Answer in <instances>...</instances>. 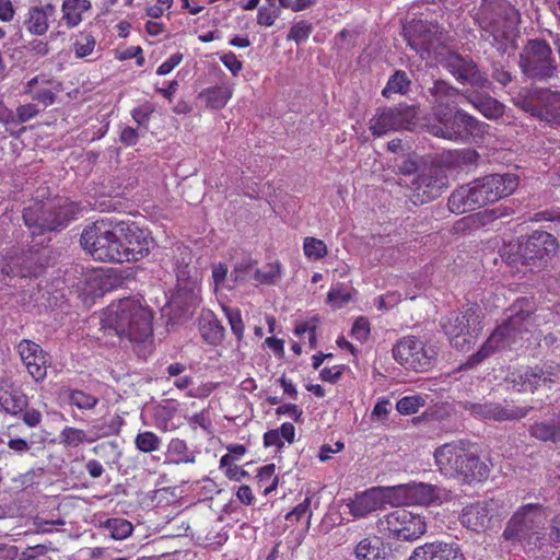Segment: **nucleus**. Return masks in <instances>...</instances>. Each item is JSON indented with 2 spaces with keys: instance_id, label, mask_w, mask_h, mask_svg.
I'll list each match as a JSON object with an SVG mask.
<instances>
[{
  "instance_id": "1",
  "label": "nucleus",
  "mask_w": 560,
  "mask_h": 560,
  "mask_svg": "<svg viewBox=\"0 0 560 560\" xmlns=\"http://www.w3.org/2000/svg\"><path fill=\"white\" fill-rule=\"evenodd\" d=\"M152 311L141 300L126 298L103 311L101 326L105 334L142 342L152 336Z\"/></svg>"
},
{
  "instance_id": "2",
  "label": "nucleus",
  "mask_w": 560,
  "mask_h": 560,
  "mask_svg": "<svg viewBox=\"0 0 560 560\" xmlns=\"http://www.w3.org/2000/svg\"><path fill=\"white\" fill-rule=\"evenodd\" d=\"M518 186L515 174H490L459 187L448 198V209L454 213H465L498 201L514 192Z\"/></svg>"
},
{
  "instance_id": "3",
  "label": "nucleus",
  "mask_w": 560,
  "mask_h": 560,
  "mask_svg": "<svg viewBox=\"0 0 560 560\" xmlns=\"http://www.w3.org/2000/svg\"><path fill=\"white\" fill-rule=\"evenodd\" d=\"M548 517L549 513L540 504L529 503L521 506L506 523L502 533L504 542L513 547L539 549L545 539Z\"/></svg>"
},
{
  "instance_id": "4",
  "label": "nucleus",
  "mask_w": 560,
  "mask_h": 560,
  "mask_svg": "<svg viewBox=\"0 0 560 560\" xmlns=\"http://www.w3.org/2000/svg\"><path fill=\"white\" fill-rule=\"evenodd\" d=\"M435 464L447 477L464 481H481L488 476V467L463 441L445 443L434 452Z\"/></svg>"
},
{
  "instance_id": "5",
  "label": "nucleus",
  "mask_w": 560,
  "mask_h": 560,
  "mask_svg": "<svg viewBox=\"0 0 560 560\" xmlns=\"http://www.w3.org/2000/svg\"><path fill=\"white\" fill-rule=\"evenodd\" d=\"M122 235L120 222L97 220L83 229L80 244L95 260L122 262Z\"/></svg>"
},
{
  "instance_id": "6",
  "label": "nucleus",
  "mask_w": 560,
  "mask_h": 560,
  "mask_svg": "<svg viewBox=\"0 0 560 560\" xmlns=\"http://www.w3.org/2000/svg\"><path fill=\"white\" fill-rule=\"evenodd\" d=\"M533 326L529 310L524 311L522 306L510 316L506 323L500 325L487 339L481 349L474 354L465 364L471 368L488 358L492 352L505 348H516L520 340H528Z\"/></svg>"
},
{
  "instance_id": "7",
  "label": "nucleus",
  "mask_w": 560,
  "mask_h": 560,
  "mask_svg": "<svg viewBox=\"0 0 560 560\" xmlns=\"http://www.w3.org/2000/svg\"><path fill=\"white\" fill-rule=\"evenodd\" d=\"M424 127L434 137L453 142H466L469 137L483 133L488 125L478 121L463 109L454 113L451 109H435L433 118L429 119Z\"/></svg>"
},
{
  "instance_id": "8",
  "label": "nucleus",
  "mask_w": 560,
  "mask_h": 560,
  "mask_svg": "<svg viewBox=\"0 0 560 560\" xmlns=\"http://www.w3.org/2000/svg\"><path fill=\"white\" fill-rule=\"evenodd\" d=\"M481 310L477 304H467L459 312H453L442 322V327L453 347L466 351L474 343L481 329Z\"/></svg>"
},
{
  "instance_id": "9",
  "label": "nucleus",
  "mask_w": 560,
  "mask_h": 560,
  "mask_svg": "<svg viewBox=\"0 0 560 560\" xmlns=\"http://www.w3.org/2000/svg\"><path fill=\"white\" fill-rule=\"evenodd\" d=\"M376 527L384 538L412 541L427 532V522L420 514L397 509L378 518Z\"/></svg>"
},
{
  "instance_id": "10",
  "label": "nucleus",
  "mask_w": 560,
  "mask_h": 560,
  "mask_svg": "<svg viewBox=\"0 0 560 560\" xmlns=\"http://www.w3.org/2000/svg\"><path fill=\"white\" fill-rule=\"evenodd\" d=\"M73 215V206L67 200H59L54 207L37 203L25 209L23 219L32 234H42L63 226Z\"/></svg>"
},
{
  "instance_id": "11",
  "label": "nucleus",
  "mask_w": 560,
  "mask_h": 560,
  "mask_svg": "<svg viewBox=\"0 0 560 560\" xmlns=\"http://www.w3.org/2000/svg\"><path fill=\"white\" fill-rule=\"evenodd\" d=\"M395 360L406 369L425 372L435 362L438 351L434 346L413 336L400 339L393 349Z\"/></svg>"
},
{
  "instance_id": "12",
  "label": "nucleus",
  "mask_w": 560,
  "mask_h": 560,
  "mask_svg": "<svg viewBox=\"0 0 560 560\" xmlns=\"http://www.w3.org/2000/svg\"><path fill=\"white\" fill-rule=\"evenodd\" d=\"M418 122V108L400 105L398 107H385L376 110L370 119V130L376 137H382L389 131L411 130Z\"/></svg>"
},
{
  "instance_id": "13",
  "label": "nucleus",
  "mask_w": 560,
  "mask_h": 560,
  "mask_svg": "<svg viewBox=\"0 0 560 560\" xmlns=\"http://www.w3.org/2000/svg\"><path fill=\"white\" fill-rule=\"evenodd\" d=\"M518 20L520 15L514 8H505L495 18L483 22L482 36L498 50L505 51L516 36Z\"/></svg>"
},
{
  "instance_id": "14",
  "label": "nucleus",
  "mask_w": 560,
  "mask_h": 560,
  "mask_svg": "<svg viewBox=\"0 0 560 560\" xmlns=\"http://www.w3.org/2000/svg\"><path fill=\"white\" fill-rule=\"evenodd\" d=\"M520 66L529 78L545 79L553 74L551 49L544 40H530L521 55Z\"/></svg>"
},
{
  "instance_id": "15",
  "label": "nucleus",
  "mask_w": 560,
  "mask_h": 560,
  "mask_svg": "<svg viewBox=\"0 0 560 560\" xmlns=\"http://www.w3.org/2000/svg\"><path fill=\"white\" fill-rule=\"evenodd\" d=\"M557 249L556 238L548 232L536 231L518 246V258L523 265L541 267Z\"/></svg>"
},
{
  "instance_id": "16",
  "label": "nucleus",
  "mask_w": 560,
  "mask_h": 560,
  "mask_svg": "<svg viewBox=\"0 0 560 560\" xmlns=\"http://www.w3.org/2000/svg\"><path fill=\"white\" fill-rule=\"evenodd\" d=\"M558 374V364L545 363L542 366L513 371L510 373L508 381L516 392H534L541 385L555 382Z\"/></svg>"
},
{
  "instance_id": "17",
  "label": "nucleus",
  "mask_w": 560,
  "mask_h": 560,
  "mask_svg": "<svg viewBox=\"0 0 560 560\" xmlns=\"http://www.w3.org/2000/svg\"><path fill=\"white\" fill-rule=\"evenodd\" d=\"M122 229V262L137 261L145 257L153 245V240L145 230L136 224L120 222Z\"/></svg>"
},
{
  "instance_id": "18",
  "label": "nucleus",
  "mask_w": 560,
  "mask_h": 560,
  "mask_svg": "<svg viewBox=\"0 0 560 560\" xmlns=\"http://www.w3.org/2000/svg\"><path fill=\"white\" fill-rule=\"evenodd\" d=\"M16 349L32 378L36 383L44 381L47 375L48 359L42 347L32 340L23 339L18 343Z\"/></svg>"
},
{
  "instance_id": "19",
  "label": "nucleus",
  "mask_w": 560,
  "mask_h": 560,
  "mask_svg": "<svg viewBox=\"0 0 560 560\" xmlns=\"http://www.w3.org/2000/svg\"><path fill=\"white\" fill-rule=\"evenodd\" d=\"M464 408L476 418L493 421L516 420L528 413L527 408L494 402H465Z\"/></svg>"
},
{
  "instance_id": "20",
  "label": "nucleus",
  "mask_w": 560,
  "mask_h": 560,
  "mask_svg": "<svg viewBox=\"0 0 560 560\" xmlns=\"http://www.w3.org/2000/svg\"><path fill=\"white\" fill-rule=\"evenodd\" d=\"M444 67L459 82L467 83L479 89L486 88L489 83L471 60L457 54H450L444 60Z\"/></svg>"
},
{
  "instance_id": "21",
  "label": "nucleus",
  "mask_w": 560,
  "mask_h": 560,
  "mask_svg": "<svg viewBox=\"0 0 560 560\" xmlns=\"http://www.w3.org/2000/svg\"><path fill=\"white\" fill-rule=\"evenodd\" d=\"M446 185V177L436 168L419 174L412 182L413 196L420 203L435 199Z\"/></svg>"
},
{
  "instance_id": "22",
  "label": "nucleus",
  "mask_w": 560,
  "mask_h": 560,
  "mask_svg": "<svg viewBox=\"0 0 560 560\" xmlns=\"http://www.w3.org/2000/svg\"><path fill=\"white\" fill-rule=\"evenodd\" d=\"M59 91L60 83L44 74L32 78L24 86V94L42 104L44 107H48L55 103L56 94Z\"/></svg>"
},
{
  "instance_id": "23",
  "label": "nucleus",
  "mask_w": 560,
  "mask_h": 560,
  "mask_svg": "<svg viewBox=\"0 0 560 560\" xmlns=\"http://www.w3.org/2000/svg\"><path fill=\"white\" fill-rule=\"evenodd\" d=\"M346 505L349 513L354 518L366 517L371 513L383 508L381 491L378 490V487H373L359 492L353 499H350Z\"/></svg>"
},
{
  "instance_id": "24",
  "label": "nucleus",
  "mask_w": 560,
  "mask_h": 560,
  "mask_svg": "<svg viewBox=\"0 0 560 560\" xmlns=\"http://www.w3.org/2000/svg\"><path fill=\"white\" fill-rule=\"evenodd\" d=\"M28 405L27 396L22 389L14 387L7 381L0 382V410L11 415L20 416Z\"/></svg>"
},
{
  "instance_id": "25",
  "label": "nucleus",
  "mask_w": 560,
  "mask_h": 560,
  "mask_svg": "<svg viewBox=\"0 0 560 560\" xmlns=\"http://www.w3.org/2000/svg\"><path fill=\"white\" fill-rule=\"evenodd\" d=\"M56 12V7L51 3L31 7L25 15L24 25L28 33L42 36L49 28V18Z\"/></svg>"
},
{
  "instance_id": "26",
  "label": "nucleus",
  "mask_w": 560,
  "mask_h": 560,
  "mask_svg": "<svg viewBox=\"0 0 560 560\" xmlns=\"http://www.w3.org/2000/svg\"><path fill=\"white\" fill-rule=\"evenodd\" d=\"M429 560H465L456 544L432 542L415 549V560L425 558Z\"/></svg>"
},
{
  "instance_id": "27",
  "label": "nucleus",
  "mask_w": 560,
  "mask_h": 560,
  "mask_svg": "<svg viewBox=\"0 0 560 560\" xmlns=\"http://www.w3.org/2000/svg\"><path fill=\"white\" fill-rule=\"evenodd\" d=\"M77 285L86 295L100 296L108 290L109 280L105 269H88Z\"/></svg>"
},
{
  "instance_id": "28",
  "label": "nucleus",
  "mask_w": 560,
  "mask_h": 560,
  "mask_svg": "<svg viewBox=\"0 0 560 560\" xmlns=\"http://www.w3.org/2000/svg\"><path fill=\"white\" fill-rule=\"evenodd\" d=\"M357 560H389L390 552L377 537H365L354 547Z\"/></svg>"
},
{
  "instance_id": "29",
  "label": "nucleus",
  "mask_w": 560,
  "mask_h": 560,
  "mask_svg": "<svg viewBox=\"0 0 560 560\" xmlns=\"http://www.w3.org/2000/svg\"><path fill=\"white\" fill-rule=\"evenodd\" d=\"M92 10L90 0H63L61 4V21L69 27H77L84 14Z\"/></svg>"
},
{
  "instance_id": "30",
  "label": "nucleus",
  "mask_w": 560,
  "mask_h": 560,
  "mask_svg": "<svg viewBox=\"0 0 560 560\" xmlns=\"http://www.w3.org/2000/svg\"><path fill=\"white\" fill-rule=\"evenodd\" d=\"M199 330L202 339L209 345H218L224 338V327L211 311L202 312L199 319Z\"/></svg>"
},
{
  "instance_id": "31",
  "label": "nucleus",
  "mask_w": 560,
  "mask_h": 560,
  "mask_svg": "<svg viewBox=\"0 0 560 560\" xmlns=\"http://www.w3.org/2000/svg\"><path fill=\"white\" fill-rule=\"evenodd\" d=\"M489 520V509L487 503L477 502L463 509L460 514L462 524L475 532H479L486 527Z\"/></svg>"
},
{
  "instance_id": "32",
  "label": "nucleus",
  "mask_w": 560,
  "mask_h": 560,
  "mask_svg": "<svg viewBox=\"0 0 560 560\" xmlns=\"http://www.w3.org/2000/svg\"><path fill=\"white\" fill-rule=\"evenodd\" d=\"M432 96L433 113L435 109H450L448 106L455 102L459 91L443 80H436L429 89Z\"/></svg>"
},
{
  "instance_id": "33",
  "label": "nucleus",
  "mask_w": 560,
  "mask_h": 560,
  "mask_svg": "<svg viewBox=\"0 0 560 560\" xmlns=\"http://www.w3.org/2000/svg\"><path fill=\"white\" fill-rule=\"evenodd\" d=\"M441 490L427 483H408L409 505H429L441 500Z\"/></svg>"
},
{
  "instance_id": "34",
  "label": "nucleus",
  "mask_w": 560,
  "mask_h": 560,
  "mask_svg": "<svg viewBox=\"0 0 560 560\" xmlns=\"http://www.w3.org/2000/svg\"><path fill=\"white\" fill-rule=\"evenodd\" d=\"M165 464H194L196 456L194 452H190L187 443L178 438L172 439L167 444L165 454Z\"/></svg>"
},
{
  "instance_id": "35",
  "label": "nucleus",
  "mask_w": 560,
  "mask_h": 560,
  "mask_svg": "<svg viewBox=\"0 0 560 560\" xmlns=\"http://www.w3.org/2000/svg\"><path fill=\"white\" fill-rule=\"evenodd\" d=\"M468 102L486 118L497 119L504 113V106L491 96L474 95L467 96Z\"/></svg>"
},
{
  "instance_id": "36",
  "label": "nucleus",
  "mask_w": 560,
  "mask_h": 560,
  "mask_svg": "<svg viewBox=\"0 0 560 560\" xmlns=\"http://www.w3.org/2000/svg\"><path fill=\"white\" fill-rule=\"evenodd\" d=\"M232 88L226 85L214 86L202 91L199 98L206 104L207 107L212 109L223 108L229 100L232 97Z\"/></svg>"
},
{
  "instance_id": "37",
  "label": "nucleus",
  "mask_w": 560,
  "mask_h": 560,
  "mask_svg": "<svg viewBox=\"0 0 560 560\" xmlns=\"http://www.w3.org/2000/svg\"><path fill=\"white\" fill-rule=\"evenodd\" d=\"M532 436L541 441H560V416L542 422H537L530 427Z\"/></svg>"
},
{
  "instance_id": "38",
  "label": "nucleus",
  "mask_w": 560,
  "mask_h": 560,
  "mask_svg": "<svg viewBox=\"0 0 560 560\" xmlns=\"http://www.w3.org/2000/svg\"><path fill=\"white\" fill-rule=\"evenodd\" d=\"M383 506L390 505H409L408 485H399L395 487H378Z\"/></svg>"
},
{
  "instance_id": "39",
  "label": "nucleus",
  "mask_w": 560,
  "mask_h": 560,
  "mask_svg": "<svg viewBox=\"0 0 560 560\" xmlns=\"http://www.w3.org/2000/svg\"><path fill=\"white\" fill-rule=\"evenodd\" d=\"M96 39L92 33L79 32L72 43V51L75 58L82 59L91 56L95 51Z\"/></svg>"
},
{
  "instance_id": "40",
  "label": "nucleus",
  "mask_w": 560,
  "mask_h": 560,
  "mask_svg": "<svg viewBox=\"0 0 560 560\" xmlns=\"http://www.w3.org/2000/svg\"><path fill=\"white\" fill-rule=\"evenodd\" d=\"M354 293L353 288L338 283L330 288L327 302L332 308H341L352 300Z\"/></svg>"
},
{
  "instance_id": "41",
  "label": "nucleus",
  "mask_w": 560,
  "mask_h": 560,
  "mask_svg": "<svg viewBox=\"0 0 560 560\" xmlns=\"http://www.w3.org/2000/svg\"><path fill=\"white\" fill-rule=\"evenodd\" d=\"M282 267L279 261H273L255 271V280L261 284L275 285L281 279Z\"/></svg>"
},
{
  "instance_id": "42",
  "label": "nucleus",
  "mask_w": 560,
  "mask_h": 560,
  "mask_svg": "<svg viewBox=\"0 0 560 560\" xmlns=\"http://www.w3.org/2000/svg\"><path fill=\"white\" fill-rule=\"evenodd\" d=\"M538 98L542 103L546 115L552 119H560V93L553 91L538 92Z\"/></svg>"
},
{
  "instance_id": "43",
  "label": "nucleus",
  "mask_w": 560,
  "mask_h": 560,
  "mask_svg": "<svg viewBox=\"0 0 560 560\" xmlns=\"http://www.w3.org/2000/svg\"><path fill=\"white\" fill-rule=\"evenodd\" d=\"M116 540H122L132 533V524L124 518H109L103 525Z\"/></svg>"
},
{
  "instance_id": "44",
  "label": "nucleus",
  "mask_w": 560,
  "mask_h": 560,
  "mask_svg": "<svg viewBox=\"0 0 560 560\" xmlns=\"http://www.w3.org/2000/svg\"><path fill=\"white\" fill-rule=\"evenodd\" d=\"M66 395L69 402L80 410L93 409L98 401L95 396L79 389H69Z\"/></svg>"
},
{
  "instance_id": "45",
  "label": "nucleus",
  "mask_w": 560,
  "mask_h": 560,
  "mask_svg": "<svg viewBox=\"0 0 560 560\" xmlns=\"http://www.w3.org/2000/svg\"><path fill=\"white\" fill-rule=\"evenodd\" d=\"M257 480L260 488L264 490V494H269L278 486V477L276 476L275 464H268L261 467L257 474Z\"/></svg>"
},
{
  "instance_id": "46",
  "label": "nucleus",
  "mask_w": 560,
  "mask_h": 560,
  "mask_svg": "<svg viewBox=\"0 0 560 560\" xmlns=\"http://www.w3.org/2000/svg\"><path fill=\"white\" fill-rule=\"evenodd\" d=\"M161 439L151 431H143L137 434L135 445L142 453H151L159 451L161 447Z\"/></svg>"
},
{
  "instance_id": "47",
  "label": "nucleus",
  "mask_w": 560,
  "mask_h": 560,
  "mask_svg": "<svg viewBox=\"0 0 560 560\" xmlns=\"http://www.w3.org/2000/svg\"><path fill=\"white\" fill-rule=\"evenodd\" d=\"M60 443L66 446L77 447L84 442H92V439H88L86 433L74 427H66L59 434Z\"/></svg>"
},
{
  "instance_id": "48",
  "label": "nucleus",
  "mask_w": 560,
  "mask_h": 560,
  "mask_svg": "<svg viewBox=\"0 0 560 560\" xmlns=\"http://www.w3.org/2000/svg\"><path fill=\"white\" fill-rule=\"evenodd\" d=\"M409 80L405 72L396 71L393 74L386 86L383 89L382 94L385 97H389L394 93H405L408 89Z\"/></svg>"
},
{
  "instance_id": "49",
  "label": "nucleus",
  "mask_w": 560,
  "mask_h": 560,
  "mask_svg": "<svg viewBox=\"0 0 560 560\" xmlns=\"http://www.w3.org/2000/svg\"><path fill=\"white\" fill-rule=\"evenodd\" d=\"M223 312L228 318L231 330L236 337L238 345L243 340L245 326L242 319L241 311L232 307H223Z\"/></svg>"
},
{
  "instance_id": "50",
  "label": "nucleus",
  "mask_w": 560,
  "mask_h": 560,
  "mask_svg": "<svg viewBox=\"0 0 560 560\" xmlns=\"http://www.w3.org/2000/svg\"><path fill=\"white\" fill-rule=\"evenodd\" d=\"M304 255L314 260L322 259L327 255L326 244L315 237H306L303 243Z\"/></svg>"
},
{
  "instance_id": "51",
  "label": "nucleus",
  "mask_w": 560,
  "mask_h": 560,
  "mask_svg": "<svg viewBox=\"0 0 560 560\" xmlns=\"http://www.w3.org/2000/svg\"><path fill=\"white\" fill-rule=\"evenodd\" d=\"M424 406V398L420 395L406 396L397 401L396 409L401 415H413Z\"/></svg>"
},
{
  "instance_id": "52",
  "label": "nucleus",
  "mask_w": 560,
  "mask_h": 560,
  "mask_svg": "<svg viewBox=\"0 0 560 560\" xmlns=\"http://www.w3.org/2000/svg\"><path fill=\"white\" fill-rule=\"evenodd\" d=\"M312 31L313 26L311 23L304 20L299 21L292 25L287 39L301 44L310 37Z\"/></svg>"
},
{
  "instance_id": "53",
  "label": "nucleus",
  "mask_w": 560,
  "mask_h": 560,
  "mask_svg": "<svg viewBox=\"0 0 560 560\" xmlns=\"http://www.w3.org/2000/svg\"><path fill=\"white\" fill-rule=\"evenodd\" d=\"M44 267L43 266H21L16 270L11 266H3L1 267L2 273H5L7 276H20L22 278L26 277H37L43 272Z\"/></svg>"
},
{
  "instance_id": "54",
  "label": "nucleus",
  "mask_w": 560,
  "mask_h": 560,
  "mask_svg": "<svg viewBox=\"0 0 560 560\" xmlns=\"http://www.w3.org/2000/svg\"><path fill=\"white\" fill-rule=\"evenodd\" d=\"M279 15V9L261 7L257 13V23L262 26H272Z\"/></svg>"
},
{
  "instance_id": "55",
  "label": "nucleus",
  "mask_w": 560,
  "mask_h": 560,
  "mask_svg": "<svg viewBox=\"0 0 560 560\" xmlns=\"http://www.w3.org/2000/svg\"><path fill=\"white\" fill-rule=\"evenodd\" d=\"M352 336L359 341H365L370 336V323L365 317L355 319L352 326Z\"/></svg>"
},
{
  "instance_id": "56",
  "label": "nucleus",
  "mask_w": 560,
  "mask_h": 560,
  "mask_svg": "<svg viewBox=\"0 0 560 560\" xmlns=\"http://www.w3.org/2000/svg\"><path fill=\"white\" fill-rule=\"evenodd\" d=\"M152 112H153V108L151 107V105L145 104V105H141L137 108H133L131 112V116H132L133 120L138 124L139 127L147 128V124L150 119V115L152 114Z\"/></svg>"
},
{
  "instance_id": "57",
  "label": "nucleus",
  "mask_w": 560,
  "mask_h": 560,
  "mask_svg": "<svg viewBox=\"0 0 560 560\" xmlns=\"http://www.w3.org/2000/svg\"><path fill=\"white\" fill-rule=\"evenodd\" d=\"M311 501L306 498L303 502L299 503L291 512L287 514V520L299 522L304 516L311 517L310 512Z\"/></svg>"
},
{
  "instance_id": "58",
  "label": "nucleus",
  "mask_w": 560,
  "mask_h": 560,
  "mask_svg": "<svg viewBox=\"0 0 560 560\" xmlns=\"http://www.w3.org/2000/svg\"><path fill=\"white\" fill-rule=\"evenodd\" d=\"M39 114V109L35 104H24L16 108V117L19 122H26Z\"/></svg>"
},
{
  "instance_id": "59",
  "label": "nucleus",
  "mask_w": 560,
  "mask_h": 560,
  "mask_svg": "<svg viewBox=\"0 0 560 560\" xmlns=\"http://www.w3.org/2000/svg\"><path fill=\"white\" fill-rule=\"evenodd\" d=\"M183 60V55L177 52L170 56L163 63L156 69V74L166 75Z\"/></svg>"
},
{
  "instance_id": "60",
  "label": "nucleus",
  "mask_w": 560,
  "mask_h": 560,
  "mask_svg": "<svg viewBox=\"0 0 560 560\" xmlns=\"http://www.w3.org/2000/svg\"><path fill=\"white\" fill-rule=\"evenodd\" d=\"M314 0H279L280 7L299 12L308 9L314 4Z\"/></svg>"
},
{
  "instance_id": "61",
  "label": "nucleus",
  "mask_w": 560,
  "mask_h": 560,
  "mask_svg": "<svg viewBox=\"0 0 560 560\" xmlns=\"http://www.w3.org/2000/svg\"><path fill=\"white\" fill-rule=\"evenodd\" d=\"M220 60L234 75L238 74V72L242 70V62L233 52L223 54L220 57Z\"/></svg>"
},
{
  "instance_id": "62",
  "label": "nucleus",
  "mask_w": 560,
  "mask_h": 560,
  "mask_svg": "<svg viewBox=\"0 0 560 560\" xmlns=\"http://www.w3.org/2000/svg\"><path fill=\"white\" fill-rule=\"evenodd\" d=\"M48 551L45 545H35L25 548L21 553V560H34L37 557L44 556Z\"/></svg>"
},
{
  "instance_id": "63",
  "label": "nucleus",
  "mask_w": 560,
  "mask_h": 560,
  "mask_svg": "<svg viewBox=\"0 0 560 560\" xmlns=\"http://www.w3.org/2000/svg\"><path fill=\"white\" fill-rule=\"evenodd\" d=\"M15 16V8L11 0H0V21L9 23Z\"/></svg>"
},
{
  "instance_id": "64",
  "label": "nucleus",
  "mask_w": 560,
  "mask_h": 560,
  "mask_svg": "<svg viewBox=\"0 0 560 560\" xmlns=\"http://www.w3.org/2000/svg\"><path fill=\"white\" fill-rule=\"evenodd\" d=\"M390 402L387 399L378 400L371 413L373 420H384L389 412Z\"/></svg>"
}]
</instances>
